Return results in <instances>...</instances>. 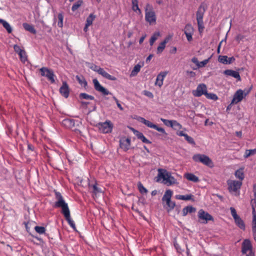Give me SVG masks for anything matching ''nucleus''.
I'll return each instance as SVG.
<instances>
[{
	"mask_svg": "<svg viewBox=\"0 0 256 256\" xmlns=\"http://www.w3.org/2000/svg\"><path fill=\"white\" fill-rule=\"evenodd\" d=\"M192 62H194V64H196V68H193L192 69L194 70H197L198 69V66L199 64V62L198 60V58L196 57H194L192 59Z\"/></svg>",
	"mask_w": 256,
	"mask_h": 256,
	"instance_id": "nucleus-54",
	"label": "nucleus"
},
{
	"mask_svg": "<svg viewBox=\"0 0 256 256\" xmlns=\"http://www.w3.org/2000/svg\"><path fill=\"white\" fill-rule=\"evenodd\" d=\"M246 94H244V91L241 89L237 90L234 94L233 98L231 101L230 105L237 104L243 100Z\"/></svg>",
	"mask_w": 256,
	"mask_h": 256,
	"instance_id": "nucleus-12",
	"label": "nucleus"
},
{
	"mask_svg": "<svg viewBox=\"0 0 256 256\" xmlns=\"http://www.w3.org/2000/svg\"><path fill=\"white\" fill-rule=\"evenodd\" d=\"M186 73L190 76L194 77L196 76V73L192 71H187Z\"/></svg>",
	"mask_w": 256,
	"mask_h": 256,
	"instance_id": "nucleus-60",
	"label": "nucleus"
},
{
	"mask_svg": "<svg viewBox=\"0 0 256 256\" xmlns=\"http://www.w3.org/2000/svg\"><path fill=\"white\" fill-rule=\"evenodd\" d=\"M15 50L19 56L20 61L23 64L28 62V55L24 49H15Z\"/></svg>",
	"mask_w": 256,
	"mask_h": 256,
	"instance_id": "nucleus-19",
	"label": "nucleus"
},
{
	"mask_svg": "<svg viewBox=\"0 0 256 256\" xmlns=\"http://www.w3.org/2000/svg\"><path fill=\"white\" fill-rule=\"evenodd\" d=\"M62 123L64 126L68 128H72L75 126V120L71 118H65Z\"/></svg>",
	"mask_w": 256,
	"mask_h": 256,
	"instance_id": "nucleus-24",
	"label": "nucleus"
},
{
	"mask_svg": "<svg viewBox=\"0 0 256 256\" xmlns=\"http://www.w3.org/2000/svg\"><path fill=\"white\" fill-rule=\"evenodd\" d=\"M174 245L177 252L181 254L184 251V250L182 249L180 246L178 244L176 240L174 241Z\"/></svg>",
	"mask_w": 256,
	"mask_h": 256,
	"instance_id": "nucleus-46",
	"label": "nucleus"
},
{
	"mask_svg": "<svg viewBox=\"0 0 256 256\" xmlns=\"http://www.w3.org/2000/svg\"><path fill=\"white\" fill-rule=\"evenodd\" d=\"M92 82L94 85V88L96 90L101 93L104 96H107L109 94H112V93L110 92L106 88L102 86L98 80L96 78H94L92 80Z\"/></svg>",
	"mask_w": 256,
	"mask_h": 256,
	"instance_id": "nucleus-13",
	"label": "nucleus"
},
{
	"mask_svg": "<svg viewBox=\"0 0 256 256\" xmlns=\"http://www.w3.org/2000/svg\"><path fill=\"white\" fill-rule=\"evenodd\" d=\"M130 129L133 132L134 134L140 140V138L144 136L142 132L135 130L134 128H131Z\"/></svg>",
	"mask_w": 256,
	"mask_h": 256,
	"instance_id": "nucleus-48",
	"label": "nucleus"
},
{
	"mask_svg": "<svg viewBox=\"0 0 256 256\" xmlns=\"http://www.w3.org/2000/svg\"><path fill=\"white\" fill-rule=\"evenodd\" d=\"M140 140L144 142V143H146V144H150L152 143V142L148 140V139H147L145 136H144L141 138H140Z\"/></svg>",
	"mask_w": 256,
	"mask_h": 256,
	"instance_id": "nucleus-57",
	"label": "nucleus"
},
{
	"mask_svg": "<svg viewBox=\"0 0 256 256\" xmlns=\"http://www.w3.org/2000/svg\"><path fill=\"white\" fill-rule=\"evenodd\" d=\"M252 232L254 238L256 242V216H254L252 220Z\"/></svg>",
	"mask_w": 256,
	"mask_h": 256,
	"instance_id": "nucleus-32",
	"label": "nucleus"
},
{
	"mask_svg": "<svg viewBox=\"0 0 256 256\" xmlns=\"http://www.w3.org/2000/svg\"><path fill=\"white\" fill-rule=\"evenodd\" d=\"M204 96H206V97L207 98L210 99V100H217L218 98V96L216 94H213V93H208V91L206 92L204 94Z\"/></svg>",
	"mask_w": 256,
	"mask_h": 256,
	"instance_id": "nucleus-44",
	"label": "nucleus"
},
{
	"mask_svg": "<svg viewBox=\"0 0 256 256\" xmlns=\"http://www.w3.org/2000/svg\"><path fill=\"white\" fill-rule=\"evenodd\" d=\"M207 8V4L205 2H202L196 12V20L198 24V30L200 33L202 32L204 28V16Z\"/></svg>",
	"mask_w": 256,
	"mask_h": 256,
	"instance_id": "nucleus-2",
	"label": "nucleus"
},
{
	"mask_svg": "<svg viewBox=\"0 0 256 256\" xmlns=\"http://www.w3.org/2000/svg\"><path fill=\"white\" fill-rule=\"evenodd\" d=\"M98 74H99L101 75L104 78L108 80H116V77L113 76H111L110 74H108L102 68H100Z\"/></svg>",
	"mask_w": 256,
	"mask_h": 256,
	"instance_id": "nucleus-26",
	"label": "nucleus"
},
{
	"mask_svg": "<svg viewBox=\"0 0 256 256\" xmlns=\"http://www.w3.org/2000/svg\"><path fill=\"white\" fill-rule=\"evenodd\" d=\"M83 3V1L82 0H78L76 2H75L72 7V12H75L78 8H79Z\"/></svg>",
	"mask_w": 256,
	"mask_h": 256,
	"instance_id": "nucleus-40",
	"label": "nucleus"
},
{
	"mask_svg": "<svg viewBox=\"0 0 256 256\" xmlns=\"http://www.w3.org/2000/svg\"><path fill=\"white\" fill-rule=\"evenodd\" d=\"M96 18V16H94L93 14H90L86 20V26H89L91 24H92V22L94 19Z\"/></svg>",
	"mask_w": 256,
	"mask_h": 256,
	"instance_id": "nucleus-35",
	"label": "nucleus"
},
{
	"mask_svg": "<svg viewBox=\"0 0 256 256\" xmlns=\"http://www.w3.org/2000/svg\"><path fill=\"white\" fill-rule=\"evenodd\" d=\"M185 140L190 144L194 145L196 144L194 140V138L188 136L187 134H186L184 136Z\"/></svg>",
	"mask_w": 256,
	"mask_h": 256,
	"instance_id": "nucleus-49",
	"label": "nucleus"
},
{
	"mask_svg": "<svg viewBox=\"0 0 256 256\" xmlns=\"http://www.w3.org/2000/svg\"><path fill=\"white\" fill-rule=\"evenodd\" d=\"M246 256H255V254L254 252H251L250 253L246 254Z\"/></svg>",
	"mask_w": 256,
	"mask_h": 256,
	"instance_id": "nucleus-64",
	"label": "nucleus"
},
{
	"mask_svg": "<svg viewBox=\"0 0 256 256\" xmlns=\"http://www.w3.org/2000/svg\"><path fill=\"white\" fill-rule=\"evenodd\" d=\"M166 41H162L160 42V45L157 47V48H165L166 47Z\"/></svg>",
	"mask_w": 256,
	"mask_h": 256,
	"instance_id": "nucleus-59",
	"label": "nucleus"
},
{
	"mask_svg": "<svg viewBox=\"0 0 256 256\" xmlns=\"http://www.w3.org/2000/svg\"><path fill=\"white\" fill-rule=\"evenodd\" d=\"M235 224L240 229L242 230H244L246 228L244 220L240 218V216H238L235 218H234Z\"/></svg>",
	"mask_w": 256,
	"mask_h": 256,
	"instance_id": "nucleus-27",
	"label": "nucleus"
},
{
	"mask_svg": "<svg viewBox=\"0 0 256 256\" xmlns=\"http://www.w3.org/2000/svg\"><path fill=\"white\" fill-rule=\"evenodd\" d=\"M132 10L135 12L138 11V14H142V11H141L140 9L139 8L138 4V5H132Z\"/></svg>",
	"mask_w": 256,
	"mask_h": 256,
	"instance_id": "nucleus-56",
	"label": "nucleus"
},
{
	"mask_svg": "<svg viewBox=\"0 0 256 256\" xmlns=\"http://www.w3.org/2000/svg\"><path fill=\"white\" fill-rule=\"evenodd\" d=\"M224 74L228 76H232L237 80L238 81L241 80L240 76L238 72L232 70H226L224 72Z\"/></svg>",
	"mask_w": 256,
	"mask_h": 256,
	"instance_id": "nucleus-21",
	"label": "nucleus"
},
{
	"mask_svg": "<svg viewBox=\"0 0 256 256\" xmlns=\"http://www.w3.org/2000/svg\"><path fill=\"white\" fill-rule=\"evenodd\" d=\"M158 179L157 181L162 179V182L168 186H171L176 182V179L172 176L170 173L168 172L166 170L158 169Z\"/></svg>",
	"mask_w": 256,
	"mask_h": 256,
	"instance_id": "nucleus-3",
	"label": "nucleus"
},
{
	"mask_svg": "<svg viewBox=\"0 0 256 256\" xmlns=\"http://www.w3.org/2000/svg\"><path fill=\"white\" fill-rule=\"evenodd\" d=\"M184 178L188 180L194 182H197L199 181L198 178L192 173H186L184 174Z\"/></svg>",
	"mask_w": 256,
	"mask_h": 256,
	"instance_id": "nucleus-29",
	"label": "nucleus"
},
{
	"mask_svg": "<svg viewBox=\"0 0 256 256\" xmlns=\"http://www.w3.org/2000/svg\"><path fill=\"white\" fill-rule=\"evenodd\" d=\"M234 60L233 57L228 58L226 56H220L218 58V62L224 64H230Z\"/></svg>",
	"mask_w": 256,
	"mask_h": 256,
	"instance_id": "nucleus-22",
	"label": "nucleus"
},
{
	"mask_svg": "<svg viewBox=\"0 0 256 256\" xmlns=\"http://www.w3.org/2000/svg\"><path fill=\"white\" fill-rule=\"evenodd\" d=\"M198 216L200 223L206 224L208 221H214V219L212 216L208 212H205L202 209H200L198 212Z\"/></svg>",
	"mask_w": 256,
	"mask_h": 256,
	"instance_id": "nucleus-10",
	"label": "nucleus"
},
{
	"mask_svg": "<svg viewBox=\"0 0 256 256\" xmlns=\"http://www.w3.org/2000/svg\"><path fill=\"white\" fill-rule=\"evenodd\" d=\"M130 138H122L120 140V148L124 151H127L130 148Z\"/></svg>",
	"mask_w": 256,
	"mask_h": 256,
	"instance_id": "nucleus-16",
	"label": "nucleus"
},
{
	"mask_svg": "<svg viewBox=\"0 0 256 256\" xmlns=\"http://www.w3.org/2000/svg\"><path fill=\"white\" fill-rule=\"evenodd\" d=\"M141 67H142V66L140 65V64H136L134 66L133 70H132L131 74H130V76H136L138 74V73L140 71Z\"/></svg>",
	"mask_w": 256,
	"mask_h": 256,
	"instance_id": "nucleus-37",
	"label": "nucleus"
},
{
	"mask_svg": "<svg viewBox=\"0 0 256 256\" xmlns=\"http://www.w3.org/2000/svg\"><path fill=\"white\" fill-rule=\"evenodd\" d=\"M114 99L115 100V101L116 102V104L118 106V108L120 110H123V108L122 106V105L119 103V102L118 100L116 98V97H114Z\"/></svg>",
	"mask_w": 256,
	"mask_h": 256,
	"instance_id": "nucleus-58",
	"label": "nucleus"
},
{
	"mask_svg": "<svg viewBox=\"0 0 256 256\" xmlns=\"http://www.w3.org/2000/svg\"><path fill=\"white\" fill-rule=\"evenodd\" d=\"M138 188L139 192L142 194H146L148 192V190L144 186L143 184L140 182H138Z\"/></svg>",
	"mask_w": 256,
	"mask_h": 256,
	"instance_id": "nucleus-42",
	"label": "nucleus"
},
{
	"mask_svg": "<svg viewBox=\"0 0 256 256\" xmlns=\"http://www.w3.org/2000/svg\"><path fill=\"white\" fill-rule=\"evenodd\" d=\"M143 94L144 96H148V98H154V95H153L152 93L150 91L144 90V91H143Z\"/></svg>",
	"mask_w": 256,
	"mask_h": 256,
	"instance_id": "nucleus-55",
	"label": "nucleus"
},
{
	"mask_svg": "<svg viewBox=\"0 0 256 256\" xmlns=\"http://www.w3.org/2000/svg\"><path fill=\"white\" fill-rule=\"evenodd\" d=\"M173 192L170 190H167L162 198V201L166 202L167 206L166 209L168 212H170L174 210L176 206V202L171 200Z\"/></svg>",
	"mask_w": 256,
	"mask_h": 256,
	"instance_id": "nucleus-6",
	"label": "nucleus"
},
{
	"mask_svg": "<svg viewBox=\"0 0 256 256\" xmlns=\"http://www.w3.org/2000/svg\"><path fill=\"white\" fill-rule=\"evenodd\" d=\"M24 28L27 31L31 32L32 34H34L36 33V30L34 27L28 23H24L22 24Z\"/></svg>",
	"mask_w": 256,
	"mask_h": 256,
	"instance_id": "nucleus-31",
	"label": "nucleus"
},
{
	"mask_svg": "<svg viewBox=\"0 0 256 256\" xmlns=\"http://www.w3.org/2000/svg\"><path fill=\"white\" fill-rule=\"evenodd\" d=\"M184 32L186 36V39L190 42L192 39V34L194 33V28L190 24H186L184 28Z\"/></svg>",
	"mask_w": 256,
	"mask_h": 256,
	"instance_id": "nucleus-17",
	"label": "nucleus"
},
{
	"mask_svg": "<svg viewBox=\"0 0 256 256\" xmlns=\"http://www.w3.org/2000/svg\"><path fill=\"white\" fill-rule=\"evenodd\" d=\"M234 175L236 178L240 179V181H242V180L244 178V174L243 172V169L242 168H240L238 170H236L235 172Z\"/></svg>",
	"mask_w": 256,
	"mask_h": 256,
	"instance_id": "nucleus-33",
	"label": "nucleus"
},
{
	"mask_svg": "<svg viewBox=\"0 0 256 256\" xmlns=\"http://www.w3.org/2000/svg\"><path fill=\"white\" fill-rule=\"evenodd\" d=\"M90 66H89V68L92 70L96 72H97L98 73V72L100 68H101L100 67L94 64H90Z\"/></svg>",
	"mask_w": 256,
	"mask_h": 256,
	"instance_id": "nucleus-51",
	"label": "nucleus"
},
{
	"mask_svg": "<svg viewBox=\"0 0 256 256\" xmlns=\"http://www.w3.org/2000/svg\"><path fill=\"white\" fill-rule=\"evenodd\" d=\"M172 36L168 35L164 38V41H166V44L172 38Z\"/></svg>",
	"mask_w": 256,
	"mask_h": 256,
	"instance_id": "nucleus-61",
	"label": "nucleus"
},
{
	"mask_svg": "<svg viewBox=\"0 0 256 256\" xmlns=\"http://www.w3.org/2000/svg\"><path fill=\"white\" fill-rule=\"evenodd\" d=\"M160 120L167 126H170L171 128L172 126V120H168L166 119H164L163 118H160Z\"/></svg>",
	"mask_w": 256,
	"mask_h": 256,
	"instance_id": "nucleus-50",
	"label": "nucleus"
},
{
	"mask_svg": "<svg viewBox=\"0 0 256 256\" xmlns=\"http://www.w3.org/2000/svg\"><path fill=\"white\" fill-rule=\"evenodd\" d=\"M40 70L42 76L46 77L52 83L55 82L54 74L52 70L46 67H42L40 68Z\"/></svg>",
	"mask_w": 256,
	"mask_h": 256,
	"instance_id": "nucleus-11",
	"label": "nucleus"
},
{
	"mask_svg": "<svg viewBox=\"0 0 256 256\" xmlns=\"http://www.w3.org/2000/svg\"><path fill=\"white\" fill-rule=\"evenodd\" d=\"M227 184L228 190L231 194L236 196L240 195V190L242 185V182L228 180H227Z\"/></svg>",
	"mask_w": 256,
	"mask_h": 256,
	"instance_id": "nucleus-4",
	"label": "nucleus"
},
{
	"mask_svg": "<svg viewBox=\"0 0 256 256\" xmlns=\"http://www.w3.org/2000/svg\"><path fill=\"white\" fill-rule=\"evenodd\" d=\"M175 198L176 199L180 200L194 201V196L192 194L186 195L178 194L175 196Z\"/></svg>",
	"mask_w": 256,
	"mask_h": 256,
	"instance_id": "nucleus-25",
	"label": "nucleus"
},
{
	"mask_svg": "<svg viewBox=\"0 0 256 256\" xmlns=\"http://www.w3.org/2000/svg\"><path fill=\"white\" fill-rule=\"evenodd\" d=\"M196 211V208L194 207L188 206L184 207L182 210L183 216H186L188 213L194 212Z\"/></svg>",
	"mask_w": 256,
	"mask_h": 256,
	"instance_id": "nucleus-28",
	"label": "nucleus"
},
{
	"mask_svg": "<svg viewBox=\"0 0 256 256\" xmlns=\"http://www.w3.org/2000/svg\"><path fill=\"white\" fill-rule=\"evenodd\" d=\"M253 190H254V198H256V184H254V188H253Z\"/></svg>",
	"mask_w": 256,
	"mask_h": 256,
	"instance_id": "nucleus-63",
	"label": "nucleus"
},
{
	"mask_svg": "<svg viewBox=\"0 0 256 256\" xmlns=\"http://www.w3.org/2000/svg\"><path fill=\"white\" fill-rule=\"evenodd\" d=\"M0 24L6 29L8 33L12 32V28L8 22L3 19L0 18Z\"/></svg>",
	"mask_w": 256,
	"mask_h": 256,
	"instance_id": "nucleus-30",
	"label": "nucleus"
},
{
	"mask_svg": "<svg viewBox=\"0 0 256 256\" xmlns=\"http://www.w3.org/2000/svg\"><path fill=\"white\" fill-rule=\"evenodd\" d=\"M60 94L65 98H68L69 96V88L66 82H62V86L60 88Z\"/></svg>",
	"mask_w": 256,
	"mask_h": 256,
	"instance_id": "nucleus-20",
	"label": "nucleus"
},
{
	"mask_svg": "<svg viewBox=\"0 0 256 256\" xmlns=\"http://www.w3.org/2000/svg\"><path fill=\"white\" fill-rule=\"evenodd\" d=\"M192 159L196 162H200L204 164L210 168H212L214 166V164L211 159L205 154H194L192 156Z\"/></svg>",
	"mask_w": 256,
	"mask_h": 256,
	"instance_id": "nucleus-7",
	"label": "nucleus"
},
{
	"mask_svg": "<svg viewBox=\"0 0 256 256\" xmlns=\"http://www.w3.org/2000/svg\"><path fill=\"white\" fill-rule=\"evenodd\" d=\"M79 97L80 99L94 100V96L89 95L86 93H80L79 95Z\"/></svg>",
	"mask_w": 256,
	"mask_h": 256,
	"instance_id": "nucleus-38",
	"label": "nucleus"
},
{
	"mask_svg": "<svg viewBox=\"0 0 256 256\" xmlns=\"http://www.w3.org/2000/svg\"><path fill=\"white\" fill-rule=\"evenodd\" d=\"M168 72L166 71L160 72L156 76L155 85L161 87L163 84V81Z\"/></svg>",
	"mask_w": 256,
	"mask_h": 256,
	"instance_id": "nucleus-18",
	"label": "nucleus"
},
{
	"mask_svg": "<svg viewBox=\"0 0 256 256\" xmlns=\"http://www.w3.org/2000/svg\"><path fill=\"white\" fill-rule=\"evenodd\" d=\"M55 196L56 201L54 203L55 208H61L62 212L64 214L68 224L74 230H76V226L74 221L71 218L70 211L68 204L66 202L62 194L58 192H55Z\"/></svg>",
	"mask_w": 256,
	"mask_h": 256,
	"instance_id": "nucleus-1",
	"label": "nucleus"
},
{
	"mask_svg": "<svg viewBox=\"0 0 256 256\" xmlns=\"http://www.w3.org/2000/svg\"><path fill=\"white\" fill-rule=\"evenodd\" d=\"M136 119L138 122L144 124L148 128H154L164 134H167L166 132V130L164 128L158 127L157 125L153 124L152 122H150L148 120H146L144 118L141 116H138Z\"/></svg>",
	"mask_w": 256,
	"mask_h": 256,
	"instance_id": "nucleus-8",
	"label": "nucleus"
},
{
	"mask_svg": "<svg viewBox=\"0 0 256 256\" xmlns=\"http://www.w3.org/2000/svg\"><path fill=\"white\" fill-rule=\"evenodd\" d=\"M256 154V148L252 149V150H246L245 152V154L244 156V158H248L250 156L252 155H254Z\"/></svg>",
	"mask_w": 256,
	"mask_h": 256,
	"instance_id": "nucleus-39",
	"label": "nucleus"
},
{
	"mask_svg": "<svg viewBox=\"0 0 256 256\" xmlns=\"http://www.w3.org/2000/svg\"><path fill=\"white\" fill-rule=\"evenodd\" d=\"M230 210L232 216L234 218H236V217L238 216L237 214L236 210H235V208H234L230 207Z\"/></svg>",
	"mask_w": 256,
	"mask_h": 256,
	"instance_id": "nucleus-53",
	"label": "nucleus"
},
{
	"mask_svg": "<svg viewBox=\"0 0 256 256\" xmlns=\"http://www.w3.org/2000/svg\"><path fill=\"white\" fill-rule=\"evenodd\" d=\"M207 92L206 86L204 84H199L196 90H192V94L196 97H200L202 95H204Z\"/></svg>",
	"mask_w": 256,
	"mask_h": 256,
	"instance_id": "nucleus-14",
	"label": "nucleus"
},
{
	"mask_svg": "<svg viewBox=\"0 0 256 256\" xmlns=\"http://www.w3.org/2000/svg\"><path fill=\"white\" fill-rule=\"evenodd\" d=\"M58 26L59 28H62L63 27V20H64V15L62 12H60L58 14Z\"/></svg>",
	"mask_w": 256,
	"mask_h": 256,
	"instance_id": "nucleus-36",
	"label": "nucleus"
},
{
	"mask_svg": "<svg viewBox=\"0 0 256 256\" xmlns=\"http://www.w3.org/2000/svg\"><path fill=\"white\" fill-rule=\"evenodd\" d=\"M251 205H252V217L254 215L256 216V198H254L251 200Z\"/></svg>",
	"mask_w": 256,
	"mask_h": 256,
	"instance_id": "nucleus-43",
	"label": "nucleus"
},
{
	"mask_svg": "<svg viewBox=\"0 0 256 256\" xmlns=\"http://www.w3.org/2000/svg\"><path fill=\"white\" fill-rule=\"evenodd\" d=\"M159 36V33H154L150 38V44L152 46L154 42L156 40L158 36Z\"/></svg>",
	"mask_w": 256,
	"mask_h": 256,
	"instance_id": "nucleus-47",
	"label": "nucleus"
},
{
	"mask_svg": "<svg viewBox=\"0 0 256 256\" xmlns=\"http://www.w3.org/2000/svg\"><path fill=\"white\" fill-rule=\"evenodd\" d=\"M186 134L183 131H179L176 132V134L180 136H184Z\"/></svg>",
	"mask_w": 256,
	"mask_h": 256,
	"instance_id": "nucleus-62",
	"label": "nucleus"
},
{
	"mask_svg": "<svg viewBox=\"0 0 256 256\" xmlns=\"http://www.w3.org/2000/svg\"><path fill=\"white\" fill-rule=\"evenodd\" d=\"M34 230L36 232L40 234H46V229L44 226H36L34 227Z\"/></svg>",
	"mask_w": 256,
	"mask_h": 256,
	"instance_id": "nucleus-41",
	"label": "nucleus"
},
{
	"mask_svg": "<svg viewBox=\"0 0 256 256\" xmlns=\"http://www.w3.org/2000/svg\"><path fill=\"white\" fill-rule=\"evenodd\" d=\"M210 58L206 59L202 62H199L198 68L204 66L208 62Z\"/></svg>",
	"mask_w": 256,
	"mask_h": 256,
	"instance_id": "nucleus-52",
	"label": "nucleus"
},
{
	"mask_svg": "<svg viewBox=\"0 0 256 256\" xmlns=\"http://www.w3.org/2000/svg\"><path fill=\"white\" fill-rule=\"evenodd\" d=\"M145 10V20L150 24L156 23V13L153 10L152 5L148 3L144 8Z\"/></svg>",
	"mask_w": 256,
	"mask_h": 256,
	"instance_id": "nucleus-5",
	"label": "nucleus"
},
{
	"mask_svg": "<svg viewBox=\"0 0 256 256\" xmlns=\"http://www.w3.org/2000/svg\"><path fill=\"white\" fill-rule=\"evenodd\" d=\"M97 126L101 132L108 134L112 132L114 126L113 124L110 120H107L104 122L98 123Z\"/></svg>",
	"mask_w": 256,
	"mask_h": 256,
	"instance_id": "nucleus-9",
	"label": "nucleus"
},
{
	"mask_svg": "<svg viewBox=\"0 0 256 256\" xmlns=\"http://www.w3.org/2000/svg\"><path fill=\"white\" fill-rule=\"evenodd\" d=\"M76 79L81 86H83L84 88H86L87 86L88 83L85 78H84V76H76Z\"/></svg>",
	"mask_w": 256,
	"mask_h": 256,
	"instance_id": "nucleus-34",
	"label": "nucleus"
},
{
	"mask_svg": "<svg viewBox=\"0 0 256 256\" xmlns=\"http://www.w3.org/2000/svg\"><path fill=\"white\" fill-rule=\"evenodd\" d=\"M172 126H171V128L174 130H176L177 128L181 129L182 127V125L176 120H172Z\"/></svg>",
	"mask_w": 256,
	"mask_h": 256,
	"instance_id": "nucleus-45",
	"label": "nucleus"
},
{
	"mask_svg": "<svg viewBox=\"0 0 256 256\" xmlns=\"http://www.w3.org/2000/svg\"><path fill=\"white\" fill-rule=\"evenodd\" d=\"M88 188H92V190L91 192L94 195H97L98 194L102 192V190L100 188L98 187L97 183L96 182H94V184H90V182L88 183Z\"/></svg>",
	"mask_w": 256,
	"mask_h": 256,
	"instance_id": "nucleus-23",
	"label": "nucleus"
},
{
	"mask_svg": "<svg viewBox=\"0 0 256 256\" xmlns=\"http://www.w3.org/2000/svg\"><path fill=\"white\" fill-rule=\"evenodd\" d=\"M251 252H254L252 250V246L250 241L248 239L244 240L242 246V252L243 254H246Z\"/></svg>",
	"mask_w": 256,
	"mask_h": 256,
	"instance_id": "nucleus-15",
	"label": "nucleus"
}]
</instances>
